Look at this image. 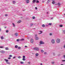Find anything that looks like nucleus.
Instances as JSON below:
<instances>
[{
  "instance_id": "obj_1",
  "label": "nucleus",
  "mask_w": 65,
  "mask_h": 65,
  "mask_svg": "<svg viewBox=\"0 0 65 65\" xmlns=\"http://www.w3.org/2000/svg\"><path fill=\"white\" fill-rule=\"evenodd\" d=\"M34 50L35 51H38L39 48L37 47H35L34 48Z\"/></svg>"
},
{
  "instance_id": "obj_2",
  "label": "nucleus",
  "mask_w": 65,
  "mask_h": 65,
  "mask_svg": "<svg viewBox=\"0 0 65 65\" xmlns=\"http://www.w3.org/2000/svg\"><path fill=\"white\" fill-rule=\"evenodd\" d=\"M56 42L58 43H59L60 42V39H58L56 40Z\"/></svg>"
},
{
  "instance_id": "obj_3",
  "label": "nucleus",
  "mask_w": 65,
  "mask_h": 65,
  "mask_svg": "<svg viewBox=\"0 0 65 65\" xmlns=\"http://www.w3.org/2000/svg\"><path fill=\"white\" fill-rule=\"evenodd\" d=\"M37 36V35H36L35 39H36V40H38L39 39V38H38V37H36Z\"/></svg>"
},
{
  "instance_id": "obj_4",
  "label": "nucleus",
  "mask_w": 65,
  "mask_h": 65,
  "mask_svg": "<svg viewBox=\"0 0 65 65\" xmlns=\"http://www.w3.org/2000/svg\"><path fill=\"white\" fill-rule=\"evenodd\" d=\"M0 53H1L2 54H4L5 53V52L3 50H2L1 51H0Z\"/></svg>"
},
{
  "instance_id": "obj_5",
  "label": "nucleus",
  "mask_w": 65,
  "mask_h": 65,
  "mask_svg": "<svg viewBox=\"0 0 65 65\" xmlns=\"http://www.w3.org/2000/svg\"><path fill=\"white\" fill-rule=\"evenodd\" d=\"M52 43L53 44H54L55 43V41H54V39H53L51 40Z\"/></svg>"
},
{
  "instance_id": "obj_6",
  "label": "nucleus",
  "mask_w": 65,
  "mask_h": 65,
  "mask_svg": "<svg viewBox=\"0 0 65 65\" xmlns=\"http://www.w3.org/2000/svg\"><path fill=\"white\" fill-rule=\"evenodd\" d=\"M26 3L27 4H28L30 2V1L29 0H25Z\"/></svg>"
},
{
  "instance_id": "obj_7",
  "label": "nucleus",
  "mask_w": 65,
  "mask_h": 65,
  "mask_svg": "<svg viewBox=\"0 0 65 65\" xmlns=\"http://www.w3.org/2000/svg\"><path fill=\"white\" fill-rule=\"evenodd\" d=\"M30 42L31 43H33V42H34V40H33V39H31L30 40Z\"/></svg>"
},
{
  "instance_id": "obj_8",
  "label": "nucleus",
  "mask_w": 65,
  "mask_h": 65,
  "mask_svg": "<svg viewBox=\"0 0 65 65\" xmlns=\"http://www.w3.org/2000/svg\"><path fill=\"white\" fill-rule=\"evenodd\" d=\"M15 35L16 37H17L18 36V34L17 33H15L14 34Z\"/></svg>"
},
{
  "instance_id": "obj_9",
  "label": "nucleus",
  "mask_w": 65,
  "mask_h": 65,
  "mask_svg": "<svg viewBox=\"0 0 65 65\" xmlns=\"http://www.w3.org/2000/svg\"><path fill=\"white\" fill-rule=\"evenodd\" d=\"M40 33H39V34H42V33L43 31H39Z\"/></svg>"
},
{
  "instance_id": "obj_10",
  "label": "nucleus",
  "mask_w": 65,
  "mask_h": 65,
  "mask_svg": "<svg viewBox=\"0 0 65 65\" xmlns=\"http://www.w3.org/2000/svg\"><path fill=\"white\" fill-rule=\"evenodd\" d=\"M40 44H44V43L43 42H42V41H40Z\"/></svg>"
},
{
  "instance_id": "obj_11",
  "label": "nucleus",
  "mask_w": 65,
  "mask_h": 65,
  "mask_svg": "<svg viewBox=\"0 0 65 65\" xmlns=\"http://www.w3.org/2000/svg\"><path fill=\"white\" fill-rule=\"evenodd\" d=\"M32 2L33 3H35L36 2V0H33Z\"/></svg>"
},
{
  "instance_id": "obj_12",
  "label": "nucleus",
  "mask_w": 65,
  "mask_h": 65,
  "mask_svg": "<svg viewBox=\"0 0 65 65\" xmlns=\"http://www.w3.org/2000/svg\"><path fill=\"white\" fill-rule=\"evenodd\" d=\"M36 56L37 57L39 56V54L38 53H36L35 54Z\"/></svg>"
},
{
  "instance_id": "obj_13",
  "label": "nucleus",
  "mask_w": 65,
  "mask_h": 65,
  "mask_svg": "<svg viewBox=\"0 0 65 65\" xmlns=\"http://www.w3.org/2000/svg\"><path fill=\"white\" fill-rule=\"evenodd\" d=\"M21 22H22V21H21V20H19L17 22V23H21Z\"/></svg>"
},
{
  "instance_id": "obj_14",
  "label": "nucleus",
  "mask_w": 65,
  "mask_h": 65,
  "mask_svg": "<svg viewBox=\"0 0 65 65\" xmlns=\"http://www.w3.org/2000/svg\"><path fill=\"white\" fill-rule=\"evenodd\" d=\"M12 24L14 27H15V24H14V23H12Z\"/></svg>"
},
{
  "instance_id": "obj_15",
  "label": "nucleus",
  "mask_w": 65,
  "mask_h": 65,
  "mask_svg": "<svg viewBox=\"0 0 65 65\" xmlns=\"http://www.w3.org/2000/svg\"><path fill=\"white\" fill-rule=\"evenodd\" d=\"M5 49L6 50H9V49L8 48V47H6L5 48Z\"/></svg>"
},
{
  "instance_id": "obj_16",
  "label": "nucleus",
  "mask_w": 65,
  "mask_h": 65,
  "mask_svg": "<svg viewBox=\"0 0 65 65\" xmlns=\"http://www.w3.org/2000/svg\"><path fill=\"white\" fill-rule=\"evenodd\" d=\"M4 60L6 62H8V60L7 59H4Z\"/></svg>"
},
{
  "instance_id": "obj_17",
  "label": "nucleus",
  "mask_w": 65,
  "mask_h": 65,
  "mask_svg": "<svg viewBox=\"0 0 65 65\" xmlns=\"http://www.w3.org/2000/svg\"><path fill=\"white\" fill-rule=\"evenodd\" d=\"M15 47L16 48H18V46L17 45H16L15 46Z\"/></svg>"
},
{
  "instance_id": "obj_18",
  "label": "nucleus",
  "mask_w": 65,
  "mask_h": 65,
  "mask_svg": "<svg viewBox=\"0 0 65 65\" xmlns=\"http://www.w3.org/2000/svg\"><path fill=\"white\" fill-rule=\"evenodd\" d=\"M6 64H8L9 65L10 64V62H7L6 63Z\"/></svg>"
},
{
  "instance_id": "obj_19",
  "label": "nucleus",
  "mask_w": 65,
  "mask_h": 65,
  "mask_svg": "<svg viewBox=\"0 0 65 65\" xmlns=\"http://www.w3.org/2000/svg\"><path fill=\"white\" fill-rule=\"evenodd\" d=\"M1 38L2 39H4V38H3V36H2L1 37Z\"/></svg>"
},
{
  "instance_id": "obj_20",
  "label": "nucleus",
  "mask_w": 65,
  "mask_h": 65,
  "mask_svg": "<svg viewBox=\"0 0 65 65\" xmlns=\"http://www.w3.org/2000/svg\"><path fill=\"white\" fill-rule=\"evenodd\" d=\"M0 48H4V47L3 46H0Z\"/></svg>"
},
{
  "instance_id": "obj_21",
  "label": "nucleus",
  "mask_w": 65,
  "mask_h": 65,
  "mask_svg": "<svg viewBox=\"0 0 65 65\" xmlns=\"http://www.w3.org/2000/svg\"><path fill=\"white\" fill-rule=\"evenodd\" d=\"M24 39H22L20 40L21 41H24Z\"/></svg>"
},
{
  "instance_id": "obj_22",
  "label": "nucleus",
  "mask_w": 65,
  "mask_h": 65,
  "mask_svg": "<svg viewBox=\"0 0 65 65\" xmlns=\"http://www.w3.org/2000/svg\"><path fill=\"white\" fill-rule=\"evenodd\" d=\"M50 2V0H48L47 2V3H49Z\"/></svg>"
},
{
  "instance_id": "obj_23",
  "label": "nucleus",
  "mask_w": 65,
  "mask_h": 65,
  "mask_svg": "<svg viewBox=\"0 0 65 65\" xmlns=\"http://www.w3.org/2000/svg\"><path fill=\"white\" fill-rule=\"evenodd\" d=\"M61 5V4H60V3H58L57 4L58 5Z\"/></svg>"
},
{
  "instance_id": "obj_24",
  "label": "nucleus",
  "mask_w": 65,
  "mask_h": 65,
  "mask_svg": "<svg viewBox=\"0 0 65 65\" xmlns=\"http://www.w3.org/2000/svg\"><path fill=\"white\" fill-rule=\"evenodd\" d=\"M22 60H23V61H25V60H26V59L25 58H23Z\"/></svg>"
},
{
  "instance_id": "obj_25",
  "label": "nucleus",
  "mask_w": 65,
  "mask_h": 65,
  "mask_svg": "<svg viewBox=\"0 0 65 65\" xmlns=\"http://www.w3.org/2000/svg\"><path fill=\"white\" fill-rule=\"evenodd\" d=\"M48 25H50V26H51V25H52V23H49L48 24Z\"/></svg>"
},
{
  "instance_id": "obj_26",
  "label": "nucleus",
  "mask_w": 65,
  "mask_h": 65,
  "mask_svg": "<svg viewBox=\"0 0 65 65\" xmlns=\"http://www.w3.org/2000/svg\"><path fill=\"white\" fill-rule=\"evenodd\" d=\"M36 3H39V2L38 1H36Z\"/></svg>"
},
{
  "instance_id": "obj_27",
  "label": "nucleus",
  "mask_w": 65,
  "mask_h": 65,
  "mask_svg": "<svg viewBox=\"0 0 65 65\" xmlns=\"http://www.w3.org/2000/svg\"><path fill=\"white\" fill-rule=\"evenodd\" d=\"M63 33H65V30H63Z\"/></svg>"
},
{
  "instance_id": "obj_28",
  "label": "nucleus",
  "mask_w": 65,
  "mask_h": 65,
  "mask_svg": "<svg viewBox=\"0 0 65 65\" xmlns=\"http://www.w3.org/2000/svg\"><path fill=\"white\" fill-rule=\"evenodd\" d=\"M42 26L43 27H45V25L44 24H43L42 25Z\"/></svg>"
},
{
  "instance_id": "obj_29",
  "label": "nucleus",
  "mask_w": 65,
  "mask_h": 65,
  "mask_svg": "<svg viewBox=\"0 0 65 65\" xmlns=\"http://www.w3.org/2000/svg\"><path fill=\"white\" fill-rule=\"evenodd\" d=\"M18 48L19 50H20V49H21V47H18Z\"/></svg>"
},
{
  "instance_id": "obj_30",
  "label": "nucleus",
  "mask_w": 65,
  "mask_h": 65,
  "mask_svg": "<svg viewBox=\"0 0 65 65\" xmlns=\"http://www.w3.org/2000/svg\"><path fill=\"white\" fill-rule=\"evenodd\" d=\"M20 63L21 64H23L24 63V62H23L21 61L20 62Z\"/></svg>"
},
{
  "instance_id": "obj_31",
  "label": "nucleus",
  "mask_w": 65,
  "mask_h": 65,
  "mask_svg": "<svg viewBox=\"0 0 65 65\" xmlns=\"http://www.w3.org/2000/svg\"><path fill=\"white\" fill-rule=\"evenodd\" d=\"M18 58H19V59H21V57L20 56H19L18 57Z\"/></svg>"
},
{
  "instance_id": "obj_32",
  "label": "nucleus",
  "mask_w": 65,
  "mask_h": 65,
  "mask_svg": "<svg viewBox=\"0 0 65 65\" xmlns=\"http://www.w3.org/2000/svg\"><path fill=\"white\" fill-rule=\"evenodd\" d=\"M13 4H15V3H16V2H15V1H13Z\"/></svg>"
},
{
  "instance_id": "obj_33",
  "label": "nucleus",
  "mask_w": 65,
  "mask_h": 65,
  "mask_svg": "<svg viewBox=\"0 0 65 65\" xmlns=\"http://www.w3.org/2000/svg\"><path fill=\"white\" fill-rule=\"evenodd\" d=\"M8 32H9V31H8V30H7L6 31V33H8Z\"/></svg>"
},
{
  "instance_id": "obj_34",
  "label": "nucleus",
  "mask_w": 65,
  "mask_h": 65,
  "mask_svg": "<svg viewBox=\"0 0 65 65\" xmlns=\"http://www.w3.org/2000/svg\"><path fill=\"white\" fill-rule=\"evenodd\" d=\"M41 51L42 53H43V52H44V51H43V50H41Z\"/></svg>"
},
{
  "instance_id": "obj_35",
  "label": "nucleus",
  "mask_w": 65,
  "mask_h": 65,
  "mask_svg": "<svg viewBox=\"0 0 65 65\" xmlns=\"http://www.w3.org/2000/svg\"><path fill=\"white\" fill-rule=\"evenodd\" d=\"M32 19H35V17L34 16L32 17Z\"/></svg>"
},
{
  "instance_id": "obj_36",
  "label": "nucleus",
  "mask_w": 65,
  "mask_h": 65,
  "mask_svg": "<svg viewBox=\"0 0 65 65\" xmlns=\"http://www.w3.org/2000/svg\"><path fill=\"white\" fill-rule=\"evenodd\" d=\"M20 41V40L19 39H17V42H18V41Z\"/></svg>"
},
{
  "instance_id": "obj_37",
  "label": "nucleus",
  "mask_w": 65,
  "mask_h": 65,
  "mask_svg": "<svg viewBox=\"0 0 65 65\" xmlns=\"http://www.w3.org/2000/svg\"><path fill=\"white\" fill-rule=\"evenodd\" d=\"M54 63H55V62L54 61H53L52 62V64H54Z\"/></svg>"
},
{
  "instance_id": "obj_38",
  "label": "nucleus",
  "mask_w": 65,
  "mask_h": 65,
  "mask_svg": "<svg viewBox=\"0 0 65 65\" xmlns=\"http://www.w3.org/2000/svg\"><path fill=\"white\" fill-rule=\"evenodd\" d=\"M52 4H55V2L54 1L53 2Z\"/></svg>"
},
{
  "instance_id": "obj_39",
  "label": "nucleus",
  "mask_w": 65,
  "mask_h": 65,
  "mask_svg": "<svg viewBox=\"0 0 65 65\" xmlns=\"http://www.w3.org/2000/svg\"><path fill=\"white\" fill-rule=\"evenodd\" d=\"M60 27H63V25H60Z\"/></svg>"
},
{
  "instance_id": "obj_40",
  "label": "nucleus",
  "mask_w": 65,
  "mask_h": 65,
  "mask_svg": "<svg viewBox=\"0 0 65 65\" xmlns=\"http://www.w3.org/2000/svg\"><path fill=\"white\" fill-rule=\"evenodd\" d=\"M9 57H12V55H10L9 56Z\"/></svg>"
},
{
  "instance_id": "obj_41",
  "label": "nucleus",
  "mask_w": 65,
  "mask_h": 65,
  "mask_svg": "<svg viewBox=\"0 0 65 65\" xmlns=\"http://www.w3.org/2000/svg\"><path fill=\"white\" fill-rule=\"evenodd\" d=\"M8 59L9 60H10V59H11V58L8 57Z\"/></svg>"
},
{
  "instance_id": "obj_42",
  "label": "nucleus",
  "mask_w": 65,
  "mask_h": 65,
  "mask_svg": "<svg viewBox=\"0 0 65 65\" xmlns=\"http://www.w3.org/2000/svg\"><path fill=\"white\" fill-rule=\"evenodd\" d=\"M23 58H25V56H23Z\"/></svg>"
},
{
  "instance_id": "obj_43",
  "label": "nucleus",
  "mask_w": 65,
  "mask_h": 65,
  "mask_svg": "<svg viewBox=\"0 0 65 65\" xmlns=\"http://www.w3.org/2000/svg\"><path fill=\"white\" fill-rule=\"evenodd\" d=\"M33 25V24H30V26H32Z\"/></svg>"
},
{
  "instance_id": "obj_44",
  "label": "nucleus",
  "mask_w": 65,
  "mask_h": 65,
  "mask_svg": "<svg viewBox=\"0 0 65 65\" xmlns=\"http://www.w3.org/2000/svg\"><path fill=\"white\" fill-rule=\"evenodd\" d=\"M50 36H52V33H50Z\"/></svg>"
},
{
  "instance_id": "obj_45",
  "label": "nucleus",
  "mask_w": 65,
  "mask_h": 65,
  "mask_svg": "<svg viewBox=\"0 0 65 65\" xmlns=\"http://www.w3.org/2000/svg\"><path fill=\"white\" fill-rule=\"evenodd\" d=\"M8 15H7V14H6L5 15V17H7Z\"/></svg>"
},
{
  "instance_id": "obj_46",
  "label": "nucleus",
  "mask_w": 65,
  "mask_h": 65,
  "mask_svg": "<svg viewBox=\"0 0 65 65\" xmlns=\"http://www.w3.org/2000/svg\"><path fill=\"white\" fill-rule=\"evenodd\" d=\"M53 54L54 55V56H55V53H53Z\"/></svg>"
},
{
  "instance_id": "obj_47",
  "label": "nucleus",
  "mask_w": 65,
  "mask_h": 65,
  "mask_svg": "<svg viewBox=\"0 0 65 65\" xmlns=\"http://www.w3.org/2000/svg\"><path fill=\"white\" fill-rule=\"evenodd\" d=\"M47 53L46 52H44V54H45V55H46V54Z\"/></svg>"
},
{
  "instance_id": "obj_48",
  "label": "nucleus",
  "mask_w": 65,
  "mask_h": 65,
  "mask_svg": "<svg viewBox=\"0 0 65 65\" xmlns=\"http://www.w3.org/2000/svg\"><path fill=\"white\" fill-rule=\"evenodd\" d=\"M35 9H36V10H37V7H36L35 8Z\"/></svg>"
},
{
  "instance_id": "obj_49",
  "label": "nucleus",
  "mask_w": 65,
  "mask_h": 65,
  "mask_svg": "<svg viewBox=\"0 0 65 65\" xmlns=\"http://www.w3.org/2000/svg\"><path fill=\"white\" fill-rule=\"evenodd\" d=\"M15 58H16V57H14L13 58V59H14Z\"/></svg>"
},
{
  "instance_id": "obj_50",
  "label": "nucleus",
  "mask_w": 65,
  "mask_h": 65,
  "mask_svg": "<svg viewBox=\"0 0 65 65\" xmlns=\"http://www.w3.org/2000/svg\"><path fill=\"white\" fill-rule=\"evenodd\" d=\"M62 62H65V60H62Z\"/></svg>"
},
{
  "instance_id": "obj_51",
  "label": "nucleus",
  "mask_w": 65,
  "mask_h": 65,
  "mask_svg": "<svg viewBox=\"0 0 65 65\" xmlns=\"http://www.w3.org/2000/svg\"><path fill=\"white\" fill-rule=\"evenodd\" d=\"M27 47V46H25V47Z\"/></svg>"
},
{
  "instance_id": "obj_52",
  "label": "nucleus",
  "mask_w": 65,
  "mask_h": 65,
  "mask_svg": "<svg viewBox=\"0 0 65 65\" xmlns=\"http://www.w3.org/2000/svg\"><path fill=\"white\" fill-rule=\"evenodd\" d=\"M40 65H42V63H40Z\"/></svg>"
},
{
  "instance_id": "obj_53",
  "label": "nucleus",
  "mask_w": 65,
  "mask_h": 65,
  "mask_svg": "<svg viewBox=\"0 0 65 65\" xmlns=\"http://www.w3.org/2000/svg\"><path fill=\"white\" fill-rule=\"evenodd\" d=\"M42 2H43V3H44V2L43 1H42Z\"/></svg>"
},
{
  "instance_id": "obj_54",
  "label": "nucleus",
  "mask_w": 65,
  "mask_h": 65,
  "mask_svg": "<svg viewBox=\"0 0 65 65\" xmlns=\"http://www.w3.org/2000/svg\"><path fill=\"white\" fill-rule=\"evenodd\" d=\"M28 64H30V62H28Z\"/></svg>"
},
{
  "instance_id": "obj_55",
  "label": "nucleus",
  "mask_w": 65,
  "mask_h": 65,
  "mask_svg": "<svg viewBox=\"0 0 65 65\" xmlns=\"http://www.w3.org/2000/svg\"><path fill=\"white\" fill-rule=\"evenodd\" d=\"M1 31V28H0V31Z\"/></svg>"
},
{
  "instance_id": "obj_56",
  "label": "nucleus",
  "mask_w": 65,
  "mask_h": 65,
  "mask_svg": "<svg viewBox=\"0 0 65 65\" xmlns=\"http://www.w3.org/2000/svg\"><path fill=\"white\" fill-rule=\"evenodd\" d=\"M23 11H25V10H23Z\"/></svg>"
},
{
  "instance_id": "obj_57",
  "label": "nucleus",
  "mask_w": 65,
  "mask_h": 65,
  "mask_svg": "<svg viewBox=\"0 0 65 65\" xmlns=\"http://www.w3.org/2000/svg\"><path fill=\"white\" fill-rule=\"evenodd\" d=\"M5 28H6V27H5Z\"/></svg>"
},
{
  "instance_id": "obj_58",
  "label": "nucleus",
  "mask_w": 65,
  "mask_h": 65,
  "mask_svg": "<svg viewBox=\"0 0 65 65\" xmlns=\"http://www.w3.org/2000/svg\"><path fill=\"white\" fill-rule=\"evenodd\" d=\"M48 13V12H47V13Z\"/></svg>"
},
{
  "instance_id": "obj_59",
  "label": "nucleus",
  "mask_w": 65,
  "mask_h": 65,
  "mask_svg": "<svg viewBox=\"0 0 65 65\" xmlns=\"http://www.w3.org/2000/svg\"><path fill=\"white\" fill-rule=\"evenodd\" d=\"M53 19V18H52V19Z\"/></svg>"
},
{
  "instance_id": "obj_60",
  "label": "nucleus",
  "mask_w": 65,
  "mask_h": 65,
  "mask_svg": "<svg viewBox=\"0 0 65 65\" xmlns=\"http://www.w3.org/2000/svg\"><path fill=\"white\" fill-rule=\"evenodd\" d=\"M52 1H54V0H52Z\"/></svg>"
}]
</instances>
